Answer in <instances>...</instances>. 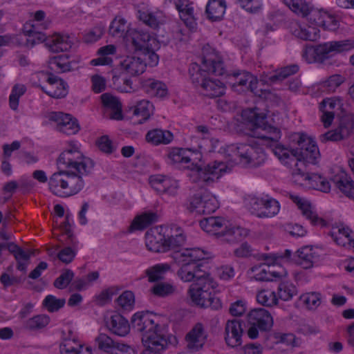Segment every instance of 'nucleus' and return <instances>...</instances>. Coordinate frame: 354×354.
Instances as JSON below:
<instances>
[{
	"label": "nucleus",
	"instance_id": "1",
	"mask_svg": "<svg viewBox=\"0 0 354 354\" xmlns=\"http://www.w3.org/2000/svg\"><path fill=\"white\" fill-rule=\"evenodd\" d=\"M156 319L149 312H138L132 317L133 328L142 333L145 348L142 354H160L170 342L165 327L157 323Z\"/></svg>",
	"mask_w": 354,
	"mask_h": 354
},
{
	"label": "nucleus",
	"instance_id": "2",
	"mask_svg": "<svg viewBox=\"0 0 354 354\" xmlns=\"http://www.w3.org/2000/svg\"><path fill=\"white\" fill-rule=\"evenodd\" d=\"M172 258L180 266L177 274L183 281L201 283L211 277L209 273L202 269L203 266L201 261L206 258L204 250L200 248H185L174 251Z\"/></svg>",
	"mask_w": 354,
	"mask_h": 354
},
{
	"label": "nucleus",
	"instance_id": "3",
	"mask_svg": "<svg viewBox=\"0 0 354 354\" xmlns=\"http://www.w3.org/2000/svg\"><path fill=\"white\" fill-rule=\"evenodd\" d=\"M202 67L201 68L198 64H193L189 70L192 82L196 86H200L202 88L203 83L207 80L205 71L218 76L226 73L221 57L209 45L203 48Z\"/></svg>",
	"mask_w": 354,
	"mask_h": 354
},
{
	"label": "nucleus",
	"instance_id": "4",
	"mask_svg": "<svg viewBox=\"0 0 354 354\" xmlns=\"http://www.w3.org/2000/svg\"><path fill=\"white\" fill-rule=\"evenodd\" d=\"M59 169H68L81 174H90L94 167L92 160L83 156L77 147L71 146L64 151L57 159Z\"/></svg>",
	"mask_w": 354,
	"mask_h": 354
},
{
	"label": "nucleus",
	"instance_id": "5",
	"mask_svg": "<svg viewBox=\"0 0 354 354\" xmlns=\"http://www.w3.org/2000/svg\"><path fill=\"white\" fill-rule=\"evenodd\" d=\"M256 109L249 111V118L253 126L252 136L268 142H277L281 136L280 129L268 124L266 114L258 113Z\"/></svg>",
	"mask_w": 354,
	"mask_h": 354
},
{
	"label": "nucleus",
	"instance_id": "6",
	"mask_svg": "<svg viewBox=\"0 0 354 354\" xmlns=\"http://www.w3.org/2000/svg\"><path fill=\"white\" fill-rule=\"evenodd\" d=\"M247 322L250 326L248 335L251 339L259 336V330L269 331L273 326V319L268 310L258 308L251 310L247 315Z\"/></svg>",
	"mask_w": 354,
	"mask_h": 354
},
{
	"label": "nucleus",
	"instance_id": "7",
	"mask_svg": "<svg viewBox=\"0 0 354 354\" xmlns=\"http://www.w3.org/2000/svg\"><path fill=\"white\" fill-rule=\"evenodd\" d=\"M227 83L234 91L241 93L250 91L261 96L262 90L258 89V79L250 72L238 70L227 74Z\"/></svg>",
	"mask_w": 354,
	"mask_h": 354
},
{
	"label": "nucleus",
	"instance_id": "8",
	"mask_svg": "<svg viewBox=\"0 0 354 354\" xmlns=\"http://www.w3.org/2000/svg\"><path fill=\"white\" fill-rule=\"evenodd\" d=\"M232 151L239 158L241 163L248 167H259L266 160V154L263 149L258 146L240 144L235 147L232 146Z\"/></svg>",
	"mask_w": 354,
	"mask_h": 354
},
{
	"label": "nucleus",
	"instance_id": "9",
	"mask_svg": "<svg viewBox=\"0 0 354 354\" xmlns=\"http://www.w3.org/2000/svg\"><path fill=\"white\" fill-rule=\"evenodd\" d=\"M247 205L251 213L258 218H272L280 210L279 203L268 196L266 198L250 197L248 201Z\"/></svg>",
	"mask_w": 354,
	"mask_h": 354
},
{
	"label": "nucleus",
	"instance_id": "10",
	"mask_svg": "<svg viewBox=\"0 0 354 354\" xmlns=\"http://www.w3.org/2000/svg\"><path fill=\"white\" fill-rule=\"evenodd\" d=\"M126 41L132 45L134 50L144 51L146 49L159 48V43L156 39L141 30H131L126 36Z\"/></svg>",
	"mask_w": 354,
	"mask_h": 354
},
{
	"label": "nucleus",
	"instance_id": "11",
	"mask_svg": "<svg viewBox=\"0 0 354 354\" xmlns=\"http://www.w3.org/2000/svg\"><path fill=\"white\" fill-rule=\"evenodd\" d=\"M252 278L257 281H269L280 279L287 275V271L278 265L259 264L250 268Z\"/></svg>",
	"mask_w": 354,
	"mask_h": 354
},
{
	"label": "nucleus",
	"instance_id": "12",
	"mask_svg": "<svg viewBox=\"0 0 354 354\" xmlns=\"http://www.w3.org/2000/svg\"><path fill=\"white\" fill-rule=\"evenodd\" d=\"M350 48L351 44L347 41H333L317 45L313 51L316 60L322 62Z\"/></svg>",
	"mask_w": 354,
	"mask_h": 354
},
{
	"label": "nucleus",
	"instance_id": "13",
	"mask_svg": "<svg viewBox=\"0 0 354 354\" xmlns=\"http://www.w3.org/2000/svg\"><path fill=\"white\" fill-rule=\"evenodd\" d=\"M48 118L50 121L56 122V128L58 131L66 135H74L80 129L77 119L70 114L53 112L50 113Z\"/></svg>",
	"mask_w": 354,
	"mask_h": 354
},
{
	"label": "nucleus",
	"instance_id": "14",
	"mask_svg": "<svg viewBox=\"0 0 354 354\" xmlns=\"http://www.w3.org/2000/svg\"><path fill=\"white\" fill-rule=\"evenodd\" d=\"M208 337L205 327L201 323L196 324L185 336L187 348L192 352L202 349Z\"/></svg>",
	"mask_w": 354,
	"mask_h": 354
},
{
	"label": "nucleus",
	"instance_id": "15",
	"mask_svg": "<svg viewBox=\"0 0 354 354\" xmlns=\"http://www.w3.org/2000/svg\"><path fill=\"white\" fill-rule=\"evenodd\" d=\"M214 288V282L212 277L207 279L201 283H192L189 289L188 293L192 301L198 306L203 307V303L205 304L212 295L210 289Z\"/></svg>",
	"mask_w": 354,
	"mask_h": 354
},
{
	"label": "nucleus",
	"instance_id": "16",
	"mask_svg": "<svg viewBox=\"0 0 354 354\" xmlns=\"http://www.w3.org/2000/svg\"><path fill=\"white\" fill-rule=\"evenodd\" d=\"M227 167L223 162L214 161L204 168H198V176L200 183L209 185L218 180L226 171Z\"/></svg>",
	"mask_w": 354,
	"mask_h": 354
},
{
	"label": "nucleus",
	"instance_id": "17",
	"mask_svg": "<svg viewBox=\"0 0 354 354\" xmlns=\"http://www.w3.org/2000/svg\"><path fill=\"white\" fill-rule=\"evenodd\" d=\"M151 187L160 194H167L174 196L178 193V182L169 177L155 175L151 176L149 179Z\"/></svg>",
	"mask_w": 354,
	"mask_h": 354
},
{
	"label": "nucleus",
	"instance_id": "18",
	"mask_svg": "<svg viewBox=\"0 0 354 354\" xmlns=\"http://www.w3.org/2000/svg\"><path fill=\"white\" fill-rule=\"evenodd\" d=\"M95 342L99 349L109 354H123L129 348V346L124 344L114 342L104 333L99 334L95 337Z\"/></svg>",
	"mask_w": 354,
	"mask_h": 354
},
{
	"label": "nucleus",
	"instance_id": "19",
	"mask_svg": "<svg viewBox=\"0 0 354 354\" xmlns=\"http://www.w3.org/2000/svg\"><path fill=\"white\" fill-rule=\"evenodd\" d=\"M243 329L241 321L232 319L227 322L225 328V340L231 347H236L242 343Z\"/></svg>",
	"mask_w": 354,
	"mask_h": 354
},
{
	"label": "nucleus",
	"instance_id": "20",
	"mask_svg": "<svg viewBox=\"0 0 354 354\" xmlns=\"http://www.w3.org/2000/svg\"><path fill=\"white\" fill-rule=\"evenodd\" d=\"M88 174L77 173L76 171L67 170V178L66 181V188L64 190L65 197H69L79 193L84 186L83 180L84 176Z\"/></svg>",
	"mask_w": 354,
	"mask_h": 354
},
{
	"label": "nucleus",
	"instance_id": "21",
	"mask_svg": "<svg viewBox=\"0 0 354 354\" xmlns=\"http://www.w3.org/2000/svg\"><path fill=\"white\" fill-rule=\"evenodd\" d=\"M319 256L315 250L311 246H304L299 249L294 255L293 260L304 269L313 266L318 261Z\"/></svg>",
	"mask_w": 354,
	"mask_h": 354
},
{
	"label": "nucleus",
	"instance_id": "22",
	"mask_svg": "<svg viewBox=\"0 0 354 354\" xmlns=\"http://www.w3.org/2000/svg\"><path fill=\"white\" fill-rule=\"evenodd\" d=\"M107 328L113 334L118 336H125L130 331V325L123 316L114 313L106 319Z\"/></svg>",
	"mask_w": 354,
	"mask_h": 354
},
{
	"label": "nucleus",
	"instance_id": "23",
	"mask_svg": "<svg viewBox=\"0 0 354 354\" xmlns=\"http://www.w3.org/2000/svg\"><path fill=\"white\" fill-rule=\"evenodd\" d=\"M47 82L48 87H41L45 93L54 98H61L66 95L67 86L63 80L50 73Z\"/></svg>",
	"mask_w": 354,
	"mask_h": 354
},
{
	"label": "nucleus",
	"instance_id": "24",
	"mask_svg": "<svg viewBox=\"0 0 354 354\" xmlns=\"http://www.w3.org/2000/svg\"><path fill=\"white\" fill-rule=\"evenodd\" d=\"M200 226L207 233L222 237V233L225 232L222 228L227 226V221L221 216H210L201 220Z\"/></svg>",
	"mask_w": 354,
	"mask_h": 354
},
{
	"label": "nucleus",
	"instance_id": "25",
	"mask_svg": "<svg viewBox=\"0 0 354 354\" xmlns=\"http://www.w3.org/2000/svg\"><path fill=\"white\" fill-rule=\"evenodd\" d=\"M146 246L149 250L154 252H165L167 251L165 248V237L163 234L158 232L157 229L147 231L145 234Z\"/></svg>",
	"mask_w": 354,
	"mask_h": 354
},
{
	"label": "nucleus",
	"instance_id": "26",
	"mask_svg": "<svg viewBox=\"0 0 354 354\" xmlns=\"http://www.w3.org/2000/svg\"><path fill=\"white\" fill-rule=\"evenodd\" d=\"M67 178V170L64 169H59L57 172L54 173L49 178L48 186L50 191L55 196L59 197H65L64 189Z\"/></svg>",
	"mask_w": 354,
	"mask_h": 354
},
{
	"label": "nucleus",
	"instance_id": "27",
	"mask_svg": "<svg viewBox=\"0 0 354 354\" xmlns=\"http://www.w3.org/2000/svg\"><path fill=\"white\" fill-rule=\"evenodd\" d=\"M310 19L313 20L315 24L322 26L329 30H335L339 26V22L335 17L322 10L314 9L310 16Z\"/></svg>",
	"mask_w": 354,
	"mask_h": 354
},
{
	"label": "nucleus",
	"instance_id": "28",
	"mask_svg": "<svg viewBox=\"0 0 354 354\" xmlns=\"http://www.w3.org/2000/svg\"><path fill=\"white\" fill-rule=\"evenodd\" d=\"M77 62L70 59L66 54L53 57L48 62L49 68L57 73H66L74 70Z\"/></svg>",
	"mask_w": 354,
	"mask_h": 354
},
{
	"label": "nucleus",
	"instance_id": "29",
	"mask_svg": "<svg viewBox=\"0 0 354 354\" xmlns=\"http://www.w3.org/2000/svg\"><path fill=\"white\" fill-rule=\"evenodd\" d=\"M147 64L143 59L138 57L127 56L121 62V67L131 75H139L144 73Z\"/></svg>",
	"mask_w": 354,
	"mask_h": 354
},
{
	"label": "nucleus",
	"instance_id": "30",
	"mask_svg": "<svg viewBox=\"0 0 354 354\" xmlns=\"http://www.w3.org/2000/svg\"><path fill=\"white\" fill-rule=\"evenodd\" d=\"M353 231L348 227L339 224L332 227L330 235L333 241L339 245L351 244Z\"/></svg>",
	"mask_w": 354,
	"mask_h": 354
},
{
	"label": "nucleus",
	"instance_id": "31",
	"mask_svg": "<svg viewBox=\"0 0 354 354\" xmlns=\"http://www.w3.org/2000/svg\"><path fill=\"white\" fill-rule=\"evenodd\" d=\"M295 161H299L301 165L305 162L315 164L319 158V151L317 145H313L308 148L300 149V150H294Z\"/></svg>",
	"mask_w": 354,
	"mask_h": 354
},
{
	"label": "nucleus",
	"instance_id": "32",
	"mask_svg": "<svg viewBox=\"0 0 354 354\" xmlns=\"http://www.w3.org/2000/svg\"><path fill=\"white\" fill-rule=\"evenodd\" d=\"M290 198L295 203L301 210L302 214L308 219L313 225H324V221L318 216L316 212L313 211L310 204L302 200L297 196H290Z\"/></svg>",
	"mask_w": 354,
	"mask_h": 354
},
{
	"label": "nucleus",
	"instance_id": "33",
	"mask_svg": "<svg viewBox=\"0 0 354 354\" xmlns=\"http://www.w3.org/2000/svg\"><path fill=\"white\" fill-rule=\"evenodd\" d=\"M333 182L342 194L354 201V180L350 176L341 173L334 177Z\"/></svg>",
	"mask_w": 354,
	"mask_h": 354
},
{
	"label": "nucleus",
	"instance_id": "34",
	"mask_svg": "<svg viewBox=\"0 0 354 354\" xmlns=\"http://www.w3.org/2000/svg\"><path fill=\"white\" fill-rule=\"evenodd\" d=\"M142 86L147 93L153 97L162 98L167 95V86L163 82L153 79L142 81Z\"/></svg>",
	"mask_w": 354,
	"mask_h": 354
},
{
	"label": "nucleus",
	"instance_id": "35",
	"mask_svg": "<svg viewBox=\"0 0 354 354\" xmlns=\"http://www.w3.org/2000/svg\"><path fill=\"white\" fill-rule=\"evenodd\" d=\"M62 354H92L89 346L84 347L74 339H65L59 346Z\"/></svg>",
	"mask_w": 354,
	"mask_h": 354
},
{
	"label": "nucleus",
	"instance_id": "36",
	"mask_svg": "<svg viewBox=\"0 0 354 354\" xmlns=\"http://www.w3.org/2000/svg\"><path fill=\"white\" fill-rule=\"evenodd\" d=\"M226 10L225 0H209L206 6L207 18L211 21L221 20Z\"/></svg>",
	"mask_w": 354,
	"mask_h": 354
},
{
	"label": "nucleus",
	"instance_id": "37",
	"mask_svg": "<svg viewBox=\"0 0 354 354\" xmlns=\"http://www.w3.org/2000/svg\"><path fill=\"white\" fill-rule=\"evenodd\" d=\"M203 95L209 97H218L225 93V86L220 80L207 79L202 84Z\"/></svg>",
	"mask_w": 354,
	"mask_h": 354
},
{
	"label": "nucleus",
	"instance_id": "38",
	"mask_svg": "<svg viewBox=\"0 0 354 354\" xmlns=\"http://www.w3.org/2000/svg\"><path fill=\"white\" fill-rule=\"evenodd\" d=\"M158 216L154 212H145L137 216L129 226V231L142 230L157 221Z\"/></svg>",
	"mask_w": 354,
	"mask_h": 354
},
{
	"label": "nucleus",
	"instance_id": "39",
	"mask_svg": "<svg viewBox=\"0 0 354 354\" xmlns=\"http://www.w3.org/2000/svg\"><path fill=\"white\" fill-rule=\"evenodd\" d=\"M146 140L155 145H167L173 140V134L169 131L156 129L147 133Z\"/></svg>",
	"mask_w": 354,
	"mask_h": 354
},
{
	"label": "nucleus",
	"instance_id": "40",
	"mask_svg": "<svg viewBox=\"0 0 354 354\" xmlns=\"http://www.w3.org/2000/svg\"><path fill=\"white\" fill-rule=\"evenodd\" d=\"M130 30L127 21L124 18L116 17L111 23L109 33L116 38H126Z\"/></svg>",
	"mask_w": 354,
	"mask_h": 354
},
{
	"label": "nucleus",
	"instance_id": "41",
	"mask_svg": "<svg viewBox=\"0 0 354 354\" xmlns=\"http://www.w3.org/2000/svg\"><path fill=\"white\" fill-rule=\"evenodd\" d=\"M248 234V230L235 226H225V232L222 233L223 241L233 243L241 240Z\"/></svg>",
	"mask_w": 354,
	"mask_h": 354
},
{
	"label": "nucleus",
	"instance_id": "42",
	"mask_svg": "<svg viewBox=\"0 0 354 354\" xmlns=\"http://www.w3.org/2000/svg\"><path fill=\"white\" fill-rule=\"evenodd\" d=\"M284 3L292 12L302 17L310 16L314 10L305 0H286Z\"/></svg>",
	"mask_w": 354,
	"mask_h": 354
},
{
	"label": "nucleus",
	"instance_id": "43",
	"mask_svg": "<svg viewBox=\"0 0 354 354\" xmlns=\"http://www.w3.org/2000/svg\"><path fill=\"white\" fill-rule=\"evenodd\" d=\"M36 25H26L24 28V34L28 36L26 39V45L28 46L32 47L37 44H40L44 42L46 37V35L37 30L35 28Z\"/></svg>",
	"mask_w": 354,
	"mask_h": 354
},
{
	"label": "nucleus",
	"instance_id": "44",
	"mask_svg": "<svg viewBox=\"0 0 354 354\" xmlns=\"http://www.w3.org/2000/svg\"><path fill=\"white\" fill-rule=\"evenodd\" d=\"M346 77L340 74H334L329 76L326 80L322 81L320 84V88L327 93H334L344 82Z\"/></svg>",
	"mask_w": 354,
	"mask_h": 354
},
{
	"label": "nucleus",
	"instance_id": "45",
	"mask_svg": "<svg viewBox=\"0 0 354 354\" xmlns=\"http://www.w3.org/2000/svg\"><path fill=\"white\" fill-rule=\"evenodd\" d=\"M306 186L325 193H328L330 190V183L324 177L317 174L310 175Z\"/></svg>",
	"mask_w": 354,
	"mask_h": 354
},
{
	"label": "nucleus",
	"instance_id": "46",
	"mask_svg": "<svg viewBox=\"0 0 354 354\" xmlns=\"http://www.w3.org/2000/svg\"><path fill=\"white\" fill-rule=\"evenodd\" d=\"M50 322V318L46 315H38L28 319L24 322L25 328L29 330H40Z\"/></svg>",
	"mask_w": 354,
	"mask_h": 354
},
{
	"label": "nucleus",
	"instance_id": "47",
	"mask_svg": "<svg viewBox=\"0 0 354 354\" xmlns=\"http://www.w3.org/2000/svg\"><path fill=\"white\" fill-rule=\"evenodd\" d=\"M51 42L52 44H50V48L54 52L67 50L72 46V42L68 36L59 34L55 35L52 38Z\"/></svg>",
	"mask_w": 354,
	"mask_h": 354
},
{
	"label": "nucleus",
	"instance_id": "48",
	"mask_svg": "<svg viewBox=\"0 0 354 354\" xmlns=\"http://www.w3.org/2000/svg\"><path fill=\"white\" fill-rule=\"evenodd\" d=\"M153 104L148 100H141L135 106L133 115L140 116L141 119L139 122L142 123L150 117L153 111Z\"/></svg>",
	"mask_w": 354,
	"mask_h": 354
},
{
	"label": "nucleus",
	"instance_id": "49",
	"mask_svg": "<svg viewBox=\"0 0 354 354\" xmlns=\"http://www.w3.org/2000/svg\"><path fill=\"white\" fill-rule=\"evenodd\" d=\"M176 234H171L170 236H168L167 239L165 238V248H167V251L169 250H175L178 247L183 245L185 242V236L183 233V231L178 227H176Z\"/></svg>",
	"mask_w": 354,
	"mask_h": 354
},
{
	"label": "nucleus",
	"instance_id": "50",
	"mask_svg": "<svg viewBox=\"0 0 354 354\" xmlns=\"http://www.w3.org/2000/svg\"><path fill=\"white\" fill-rule=\"evenodd\" d=\"M257 301L259 304L265 306H273L278 303V298L274 291L263 289L257 294Z\"/></svg>",
	"mask_w": 354,
	"mask_h": 354
},
{
	"label": "nucleus",
	"instance_id": "51",
	"mask_svg": "<svg viewBox=\"0 0 354 354\" xmlns=\"http://www.w3.org/2000/svg\"><path fill=\"white\" fill-rule=\"evenodd\" d=\"M169 268L170 266L168 264H157L146 270L145 274L148 277L149 281L155 282L162 279Z\"/></svg>",
	"mask_w": 354,
	"mask_h": 354
},
{
	"label": "nucleus",
	"instance_id": "52",
	"mask_svg": "<svg viewBox=\"0 0 354 354\" xmlns=\"http://www.w3.org/2000/svg\"><path fill=\"white\" fill-rule=\"evenodd\" d=\"M279 298L283 301H289L297 295L296 286L290 282L280 283L277 289Z\"/></svg>",
	"mask_w": 354,
	"mask_h": 354
},
{
	"label": "nucleus",
	"instance_id": "53",
	"mask_svg": "<svg viewBox=\"0 0 354 354\" xmlns=\"http://www.w3.org/2000/svg\"><path fill=\"white\" fill-rule=\"evenodd\" d=\"M291 28L292 34L303 40L314 41L317 39L316 30L314 28H304L295 24L292 26Z\"/></svg>",
	"mask_w": 354,
	"mask_h": 354
},
{
	"label": "nucleus",
	"instance_id": "54",
	"mask_svg": "<svg viewBox=\"0 0 354 354\" xmlns=\"http://www.w3.org/2000/svg\"><path fill=\"white\" fill-rule=\"evenodd\" d=\"M205 205L199 207V214H209L214 212L218 207V202L216 197L209 192L203 193Z\"/></svg>",
	"mask_w": 354,
	"mask_h": 354
},
{
	"label": "nucleus",
	"instance_id": "55",
	"mask_svg": "<svg viewBox=\"0 0 354 354\" xmlns=\"http://www.w3.org/2000/svg\"><path fill=\"white\" fill-rule=\"evenodd\" d=\"M273 152L279 159L284 162L285 164H288L290 162H295V156L293 153L294 149H289L283 145L277 144L274 146Z\"/></svg>",
	"mask_w": 354,
	"mask_h": 354
},
{
	"label": "nucleus",
	"instance_id": "56",
	"mask_svg": "<svg viewBox=\"0 0 354 354\" xmlns=\"http://www.w3.org/2000/svg\"><path fill=\"white\" fill-rule=\"evenodd\" d=\"M115 52V48L113 45H108L104 47L100 48L98 50V53L102 55V57L93 59L91 63L93 66L97 65H106L109 64L111 62V59L106 57L109 55H113Z\"/></svg>",
	"mask_w": 354,
	"mask_h": 354
},
{
	"label": "nucleus",
	"instance_id": "57",
	"mask_svg": "<svg viewBox=\"0 0 354 354\" xmlns=\"http://www.w3.org/2000/svg\"><path fill=\"white\" fill-rule=\"evenodd\" d=\"M298 70L299 67L296 64L283 67L276 71L275 74L271 75L269 77V80L272 82L282 81L283 80L287 78L288 76L295 74Z\"/></svg>",
	"mask_w": 354,
	"mask_h": 354
},
{
	"label": "nucleus",
	"instance_id": "58",
	"mask_svg": "<svg viewBox=\"0 0 354 354\" xmlns=\"http://www.w3.org/2000/svg\"><path fill=\"white\" fill-rule=\"evenodd\" d=\"M176 288L174 286L167 283H158L155 284L151 288V292L153 295L165 297L174 294Z\"/></svg>",
	"mask_w": 354,
	"mask_h": 354
},
{
	"label": "nucleus",
	"instance_id": "59",
	"mask_svg": "<svg viewBox=\"0 0 354 354\" xmlns=\"http://www.w3.org/2000/svg\"><path fill=\"white\" fill-rule=\"evenodd\" d=\"M26 91L25 85L17 84L12 89L11 94L9 97V104L12 110H17L19 105V100Z\"/></svg>",
	"mask_w": 354,
	"mask_h": 354
},
{
	"label": "nucleus",
	"instance_id": "60",
	"mask_svg": "<svg viewBox=\"0 0 354 354\" xmlns=\"http://www.w3.org/2000/svg\"><path fill=\"white\" fill-rule=\"evenodd\" d=\"M186 153L183 149L174 148L168 153L167 157L172 163L187 164L191 159Z\"/></svg>",
	"mask_w": 354,
	"mask_h": 354
},
{
	"label": "nucleus",
	"instance_id": "61",
	"mask_svg": "<svg viewBox=\"0 0 354 354\" xmlns=\"http://www.w3.org/2000/svg\"><path fill=\"white\" fill-rule=\"evenodd\" d=\"M354 129V120L351 115H345L340 120L339 126L337 128L343 137L348 138Z\"/></svg>",
	"mask_w": 354,
	"mask_h": 354
},
{
	"label": "nucleus",
	"instance_id": "62",
	"mask_svg": "<svg viewBox=\"0 0 354 354\" xmlns=\"http://www.w3.org/2000/svg\"><path fill=\"white\" fill-rule=\"evenodd\" d=\"M174 3L178 11L183 15V16L193 17L194 9L192 6V3L189 0H170Z\"/></svg>",
	"mask_w": 354,
	"mask_h": 354
},
{
	"label": "nucleus",
	"instance_id": "63",
	"mask_svg": "<svg viewBox=\"0 0 354 354\" xmlns=\"http://www.w3.org/2000/svg\"><path fill=\"white\" fill-rule=\"evenodd\" d=\"M65 304L64 299H57L55 296L48 295L43 301V305L49 312L57 311Z\"/></svg>",
	"mask_w": 354,
	"mask_h": 354
},
{
	"label": "nucleus",
	"instance_id": "64",
	"mask_svg": "<svg viewBox=\"0 0 354 354\" xmlns=\"http://www.w3.org/2000/svg\"><path fill=\"white\" fill-rule=\"evenodd\" d=\"M73 277V272L66 269L55 280L53 283L54 286L58 289H64L71 283Z\"/></svg>",
	"mask_w": 354,
	"mask_h": 354
}]
</instances>
